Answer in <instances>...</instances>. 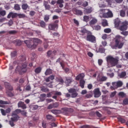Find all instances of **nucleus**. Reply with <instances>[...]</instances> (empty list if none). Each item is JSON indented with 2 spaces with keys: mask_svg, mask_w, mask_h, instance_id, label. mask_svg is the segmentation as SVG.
Wrapping results in <instances>:
<instances>
[{
  "mask_svg": "<svg viewBox=\"0 0 128 128\" xmlns=\"http://www.w3.org/2000/svg\"><path fill=\"white\" fill-rule=\"evenodd\" d=\"M19 60L21 62L22 66H18L16 68V72H18L20 74H22L28 70V62H26V58L24 56H20Z\"/></svg>",
  "mask_w": 128,
  "mask_h": 128,
  "instance_id": "nucleus-1",
  "label": "nucleus"
},
{
  "mask_svg": "<svg viewBox=\"0 0 128 128\" xmlns=\"http://www.w3.org/2000/svg\"><path fill=\"white\" fill-rule=\"evenodd\" d=\"M24 42L28 48L34 50V48H36L38 44L42 42V41L38 38H30L28 40H24Z\"/></svg>",
  "mask_w": 128,
  "mask_h": 128,
  "instance_id": "nucleus-2",
  "label": "nucleus"
},
{
  "mask_svg": "<svg viewBox=\"0 0 128 128\" xmlns=\"http://www.w3.org/2000/svg\"><path fill=\"white\" fill-rule=\"evenodd\" d=\"M124 37L120 35L116 36L114 38L115 44L112 46V48L113 50H116V48L120 50V48H122V46H124V42H120V40H124Z\"/></svg>",
  "mask_w": 128,
  "mask_h": 128,
  "instance_id": "nucleus-3",
  "label": "nucleus"
},
{
  "mask_svg": "<svg viewBox=\"0 0 128 128\" xmlns=\"http://www.w3.org/2000/svg\"><path fill=\"white\" fill-rule=\"evenodd\" d=\"M107 64H110L112 66H116L118 64V60L112 56H108L106 58Z\"/></svg>",
  "mask_w": 128,
  "mask_h": 128,
  "instance_id": "nucleus-4",
  "label": "nucleus"
},
{
  "mask_svg": "<svg viewBox=\"0 0 128 128\" xmlns=\"http://www.w3.org/2000/svg\"><path fill=\"white\" fill-rule=\"evenodd\" d=\"M86 38L88 42H93L94 44L96 43V36L92 35V33L90 32H88V34L86 35Z\"/></svg>",
  "mask_w": 128,
  "mask_h": 128,
  "instance_id": "nucleus-5",
  "label": "nucleus"
},
{
  "mask_svg": "<svg viewBox=\"0 0 128 128\" xmlns=\"http://www.w3.org/2000/svg\"><path fill=\"white\" fill-rule=\"evenodd\" d=\"M20 116L18 115H15L14 117L10 118V120L9 121V124L11 126H14V122H18Z\"/></svg>",
  "mask_w": 128,
  "mask_h": 128,
  "instance_id": "nucleus-6",
  "label": "nucleus"
},
{
  "mask_svg": "<svg viewBox=\"0 0 128 128\" xmlns=\"http://www.w3.org/2000/svg\"><path fill=\"white\" fill-rule=\"evenodd\" d=\"M62 112L63 114L68 116V114H70L72 112H74V110L72 108H62Z\"/></svg>",
  "mask_w": 128,
  "mask_h": 128,
  "instance_id": "nucleus-7",
  "label": "nucleus"
},
{
  "mask_svg": "<svg viewBox=\"0 0 128 128\" xmlns=\"http://www.w3.org/2000/svg\"><path fill=\"white\" fill-rule=\"evenodd\" d=\"M122 26L119 27L120 30L124 32L128 30V22L126 20L122 22Z\"/></svg>",
  "mask_w": 128,
  "mask_h": 128,
  "instance_id": "nucleus-8",
  "label": "nucleus"
},
{
  "mask_svg": "<svg viewBox=\"0 0 128 128\" xmlns=\"http://www.w3.org/2000/svg\"><path fill=\"white\" fill-rule=\"evenodd\" d=\"M70 94H71V97L72 98H76L78 94L76 92V90L74 88H71L68 90Z\"/></svg>",
  "mask_w": 128,
  "mask_h": 128,
  "instance_id": "nucleus-9",
  "label": "nucleus"
},
{
  "mask_svg": "<svg viewBox=\"0 0 128 128\" xmlns=\"http://www.w3.org/2000/svg\"><path fill=\"white\" fill-rule=\"evenodd\" d=\"M108 12L103 14V18H112L114 16V14H112V12L110 10V9H108Z\"/></svg>",
  "mask_w": 128,
  "mask_h": 128,
  "instance_id": "nucleus-10",
  "label": "nucleus"
},
{
  "mask_svg": "<svg viewBox=\"0 0 128 128\" xmlns=\"http://www.w3.org/2000/svg\"><path fill=\"white\" fill-rule=\"evenodd\" d=\"M94 8L92 7L88 6L84 9V12L85 14H92V12Z\"/></svg>",
  "mask_w": 128,
  "mask_h": 128,
  "instance_id": "nucleus-11",
  "label": "nucleus"
},
{
  "mask_svg": "<svg viewBox=\"0 0 128 128\" xmlns=\"http://www.w3.org/2000/svg\"><path fill=\"white\" fill-rule=\"evenodd\" d=\"M60 104L58 102H56L50 104L48 106V110H52V108H58Z\"/></svg>",
  "mask_w": 128,
  "mask_h": 128,
  "instance_id": "nucleus-12",
  "label": "nucleus"
},
{
  "mask_svg": "<svg viewBox=\"0 0 128 128\" xmlns=\"http://www.w3.org/2000/svg\"><path fill=\"white\" fill-rule=\"evenodd\" d=\"M106 80H108V77L106 76H100V74L97 76L96 78L97 82H106Z\"/></svg>",
  "mask_w": 128,
  "mask_h": 128,
  "instance_id": "nucleus-13",
  "label": "nucleus"
},
{
  "mask_svg": "<svg viewBox=\"0 0 128 128\" xmlns=\"http://www.w3.org/2000/svg\"><path fill=\"white\" fill-rule=\"evenodd\" d=\"M100 88H97L94 90V98H100Z\"/></svg>",
  "mask_w": 128,
  "mask_h": 128,
  "instance_id": "nucleus-14",
  "label": "nucleus"
},
{
  "mask_svg": "<svg viewBox=\"0 0 128 128\" xmlns=\"http://www.w3.org/2000/svg\"><path fill=\"white\" fill-rule=\"evenodd\" d=\"M88 32L90 31H88V30H86V28H82L80 30V34L81 36H82L84 38H86V34H88Z\"/></svg>",
  "mask_w": 128,
  "mask_h": 128,
  "instance_id": "nucleus-15",
  "label": "nucleus"
},
{
  "mask_svg": "<svg viewBox=\"0 0 128 128\" xmlns=\"http://www.w3.org/2000/svg\"><path fill=\"white\" fill-rule=\"evenodd\" d=\"M122 81H118L116 82H113L112 83V85L113 86H116L117 88H120L122 86Z\"/></svg>",
  "mask_w": 128,
  "mask_h": 128,
  "instance_id": "nucleus-16",
  "label": "nucleus"
},
{
  "mask_svg": "<svg viewBox=\"0 0 128 128\" xmlns=\"http://www.w3.org/2000/svg\"><path fill=\"white\" fill-rule=\"evenodd\" d=\"M120 22H122V21H120V19L118 18L114 20L115 28H118V26H120Z\"/></svg>",
  "mask_w": 128,
  "mask_h": 128,
  "instance_id": "nucleus-17",
  "label": "nucleus"
},
{
  "mask_svg": "<svg viewBox=\"0 0 128 128\" xmlns=\"http://www.w3.org/2000/svg\"><path fill=\"white\" fill-rule=\"evenodd\" d=\"M18 108H21L22 110H26V105L24 104V102L22 101H20L18 102Z\"/></svg>",
  "mask_w": 128,
  "mask_h": 128,
  "instance_id": "nucleus-18",
  "label": "nucleus"
},
{
  "mask_svg": "<svg viewBox=\"0 0 128 128\" xmlns=\"http://www.w3.org/2000/svg\"><path fill=\"white\" fill-rule=\"evenodd\" d=\"M5 88H7L8 90L12 91L14 90V88H12V86L10 85V84L8 82H5L4 83Z\"/></svg>",
  "mask_w": 128,
  "mask_h": 128,
  "instance_id": "nucleus-19",
  "label": "nucleus"
},
{
  "mask_svg": "<svg viewBox=\"0 0 128 128\" xmlns=\"http://www.w3.org/2000/svg\"><path fill=\"white\" fill-rule=\"evenodd\" d=\"M57 27L58 24H50L48 26L49 30H56V28Z\"/></svg>",
  "mask_w": 128,
  "mask_h": 128,
  "instance_id": "nucleus-20",
  "label": "nucleus"
},
{
  "mask_svg": "<svg viewBox=\"0 0 128 128\" xmlns=\"http://www.w3.org/2000/svg\"><path fill=\"white\" fill-rule=\"evenodd\" d=\"M46 118L47 120H51V122H56V119L54 117L50 114H47L46 116Z\"/></svg>",
  "mask_w": 128,
  "mask_h": 128,
  "instance_id": "nucleus-21",
  "label": "nucleus"
},
{
  "mask_svg": "<svg viewBox=\"0 0 128 128\" xmlns=\"http://www.w3.org/2000/svg\"><path fill=\"white\" fill-rule=\"evenodd\" d=\"M63 4H64V0H58L56 1V4L59 5V8H64Z\"/></svg>",
  "mask_w": 128,
  "mask_h": 128,
  "instance_id": "nucleus-22",
  "label": "nucleus"
},
{
  "mask_svg": "<svg viewBox=\"0 0 128 128\" xmlns=\"http://www.w3.org/2000/svg\"><path fill=\"white\" fill-rule=\"evenodd\" d=\"M84 74L82 73L76 76V80H84Z\"/></svg>",
  "mask_w": 128,
  "mask_h": 128,
  "instance_id": "nucleus-23",
  "label": "nucleus"
},
{
  "mask_svg": "<svg viewBox=\"0 0 128 128\" xmlns=\"http://www.w3.org/2000/svg\"><path fill=\"white\" fill-rule=\"evenodd\" d=\"M54 80V76L50 75L46 79V82H50V80Z\"/></svg>",
  "mask_w": 128,
  "mask_h": 128,
  "instance_id": "nucleus-24",
  "label": "nucleus"
},
{
  "mask_svg": "<svg viewBox=\"0 0 128 128\" xmlns=\"http://www.w3.org/2000/svg\"><path fill=\"white\" fill-rule=\"evenodd\" d=\"M72 78H66V84L67 86H68L70 84H72Z\"/></svg>",
  "mask_w": 128,
  "mask_h": 128,
  "instance_id": "nucleus-25",
  "label": "nucleus"
},
{
  "mask_svg": "<svg viewBox=\"0 0 128 128\" xmlns=\"http://www.w3.org/2000/svg\"><path fill=\"white\" fill-rule=\"evenodd\" d=\"M74 12H75V14H76L77 16H82V10H78V9H75L74 10Z\"/></svg>",
  "mask_w": 128,
  "mask_h": 128,
  "instance_id": "nucleus-26",
  "label": "nucleus"
},
{
  "mask_svg": "<svg viewBox=\"0 0 128 128\" xmlns=\"http://www.w3.org/2000/svg\"><path fill=\"white\" fill-rule=\"evenodd\" d=\"M98 22V20L95 18H92V19L90 22L89 24L90 26H94Z\"/></svg>",
  "mask_w": 128,
  "mask_h": 128,
  "instance_id": "nucleus-27",
  "label": "nucleus"
},
{
  "mask_svg": "<svg viewBox=\"0 0 128 128\" xmlns=\"http://www.w3.org/2000/svg\"><path fill=\"white\" fill-rule=\"evenodd\" d=\"M44 6L46 8V10H50V6L48 4V2L46 1H44Z\"/></svg>",
  "mask_w": 128,
  "mask_h": 128,
  "instance_id": "nucleus-28",
  "label": "nucleus"
},
{
  "mask_svg": "<svg viewBox=\"0 0 128 128\" xmlns=\"http://www.w3.org/2000/svg\"><path fill=\"white\" fill-rule=\"evenodd\" d=\"M40 88V90L42 92H50V89L48 88H46L44 86H41Z\"/></svg>",
  "mask_w": 128,
  "mask_h": 128,
  "instance_id": "nucleus-29",
  "label": "nucleus"
},
{
  "mask_svg": "<svg viewBox=\"0 0 128 128\" xmlns=\"http://www.w3.org/2000/svg\"><path fill=\"white\" fill-rule=\"evenodd\" d=\"M52 74V70L50 68H48L45 72L44 74L45 76H50V74Z\"/></svg>",
  "mask_w": 128,
  "mask_h": 128,
  "instance_id": "nucleus-30",
  "label": "nucleus"
},
{
  "mask_svg": "<svg viewBox=\"0 0 128 128\" xmlns=\"http://www.w3.org/2000/svg\"><path fill=\"white\" fill-rule=\"evenodd\" d=\"M6 94L10 98H12V96H14V93L12 92V91H7Z\"/></svg>",
  "mask_w": 128,
  "mask_h": 128,
  "instance_id": "nucleus-31",
  "label": "nucleus"
},
{
  "mask_svg": "<svg viewBox=\"0 0 128 128\" xmlns=\"http://www.w3.org/2000/svg\"><path fill=\"white\" fill-rule=\"evenodd\" d=\"M47 56L48 58H54V54H52V50H49L48 51Z\"/></svg>",
  "mask_w": 128,
  "mask_h": 128,
  "instance_id": "nucleus-32",
  "label": "nucleus"
},
{
  "mask_svg": "<svg viewBox=\"0 0 128 128\" xmlns=\"http://www.w3.org/2000/svg\"><path fill=\"white\" fill-rule=\"evenodd\" d=\"M40 26L41 28H46V22L44 20H41L40 23Z\"/></svg>",
  "mask_w": 128,
  "mask_h": 128,
  "instance_id": "nucleus-33",
  "label": "nucleus"
},
{
  "mask_svg": "<svg viewBox=\"0 0 128 128\" xmlns=\"http://www.w3.org/2000/svg\"><path fill=\"white\" fill-rule=\"evenodd\" d=\"M14 44H16V46H22V41H20V40H14L13 41Z\"/></svg>",
  "mask_w": 128,
  "mask_h": 128,
  "instance_id": "nucleus-34",
  "label": "nucleus"
},
{
  "mask_svg": "<svg viewBox=\"0 0 128 128\" xmlns=\"http://www.w3.org/2000/svg\"><path fill=\"white\" fill-rule=\"evenodd\" d=\"M84 84H86V81L84 80H81L80 82V86H81L82 88H84Z\"/></svg>",
  "mask_w": 128,
  "mask_h": 128,
  "instance_id": "nucleus-35",
  "label": "nucleus"
},
{
  "mask_svg": "<svg viewBox=\"0 0 128 128\" xmlns=\"http://www.w3.org/2000/svg\"><path fill=\"white\" fill-rule=\"evenodd\" d=\"M126 76V72H122L120 74H119V76L120 78H124V76Z\"/></svg>",
  "mask_w": 128,
  "mask_h": 128,
  "instance_id": "nucleus-36",
  "label": "nucleus"
},
{
  "mask_svg": "<svg viewBox=\"0 0 128 128\" xmlns=\"http://www.w3.org/2000/svg\"><path fill=\"white\" fill-rule=\"evenodd\" d=\"M6 14V12L5 10H0V16H4Z\"/></svg>",
  "mask_w": 128,
  "mask_h": 128,
  "instance_id": "nucleus-37",
  "label": "nucleus"
},
{
  "mask_svg": "<svg viewBox=\"0 0 128 128\" xmlns=\"http://www.w3.org/2000/svg\"><path fill=\"white\" fill-rule=\"evenodd\" d=\"M83 20L84 22H90V16H84L83 17Z\"/></svg>",
  "mask_w": 128,
  "mask_h": 128,
  "instance_id": "nucleus-38",
  "label": "nucleus"
},
{
  "mask_svg": "<svg viewBox=\"0 0 128 128\" xmlns=\"http://www.w3.org/2000/svg\"><path fill=\"white\" fill-rule=\"evenodd\" d=\"M22 8L24 10H28V4H22Z\"/></svg>",
  "mask_w": 128,
  "mask_h": 128,
  "instance_id": "nucleus-39",
  "label": "nucleus"
},
{
  "mask_svg": "<svg viewBox=\"0 0 128 128\" xmlns=\"http://www.w3.org/2000/svg\"><path fill=\"white\" fill-rule=\"evenodd\" d=\"M42 72V68L41 67H38L36 68L34 70V72L36 74H40V72Z\"/></svg>",
  "mask_w": 128,
  "mask_h": 128,
  "instance_id": "nucleus-40",
  "label": "nucleus"
},
{
  "mask_svg": "<svg viewBox=\"0 0 128 128\" xmlns=\"http://www.w3.org/2000/svg\"><path fill=\"white\" fill-rule=\"evenodd\" d=\"M120 16L122 18H124L126 16V11L124 10H120Z\"/></svg>",
  "mask_w": 128,
  "mask_h": 128,
  "instance_id": "nucleus-41",
  "label": "nucleus"
},
{
  "mask_svg": "<svg viewBox=\"0 0 128 128\" xmlns=\"http://www.w3.org/2000/svg\"><path fill=\"white\" fill-rule=\"evenodd\" d=\"M106 2L108 3V6H112V4L114 2V0H106Z\"/></svg>",
  "mask_w": 128,
  "mask_h": 128,
  "instance_id": "nucleus-42",
  "label": "nucleus"
},
{
  "mask_svg": "<svg viewBox=\"0 0 128 128\" xmlns=\"http://www.w3.org/2000/svg\"><path fill=\"white\" fill-rule=\"evenodd\" d=\"M57 82H58L61 84L64 82V79L62 77L57 78Z\"/></svg>",
  "mask_w": 128,
  "mask_h": 128,
  "instance_id": "nucleus-43",
  "label": "nucleus"
},
{
  "mask_svg": "<svg viewBox=\"0 0 128 128\" xmlns=\"http://www.w3.org/2000/svg\"><path fill=\"white\" fill-rule=\"evenodd\" d=\"M14 9L15 10H20V6L18 4H16L14 6Z\"/></svg>",
  "mask_w": 128,
  "mask_h": 128,
  "instance_id": "nucleus-44",
  "label": "nucleus"
},
{
  "mask_svg": "<svg viewBox=\"0 0 128 128\" xmlns=\"http://www.w3.org/2000/svg\"><path fill=\"white\" fill-rule=\"evenodd\" d=\"M122 104L124 106H127V104H128V98H126L125 99H124L123 100Z\"/></svg>",
  "mask_w": 128,
  "mask_h": 128,
  "instance_id": "nucleus-45",
  "label": "nucleus"
},
{
  "mask_svg": "<svg viewBox=\"0 0 128 128\" xmlns=\"http://www.w3.org/2000/svg\"><path fill=\"white\" fill-rule=\"evenodd\" d=\"M102 26H108V21L106 20H105L102 22Z\"/></svg>",
  "mask_w": 128,
  "mask_h": 128,
  "instance_id": "nucleus-46",
  "label": "nucleus"
},
{
  "mask_svg": "<svg viewBox=\"0 0 128 128\" xmlns=\"http://www.w3.org/2000/svg\"><path fill=\"white\" fill-rule=\"evenodd\" d=\"M88 6V2L86 1H84L83 2V3L82 4V6H83L84 8H86V6Z\"/></svg>",
  "mask_w": 128,
  "mask_h": 128,
  "instance_id": "nucleus-47",
  "label": "nucleus"
},
{
  "mask_svg": "<svg viewBox=\"0 0 128 128\" xmlns=\"http://www.w3.org/2000/svg\"><path fill=\"white\" fill-rule=\"evenodd\" d=\"M58 112H60V110H51V112L54 114H58Z\"/></svg>",
  "mask_w": 128,
  "mask_h": 128,
  "instance_id": "nucleus-48",
  "label": "nucleus"
},
{
  "mask_svg": "<svg viewBox=\"0 0 128 128\" xmlns=\"http://www.w3.org/2000/svg\"><path fill=\"white\" fill-rule=\"evenodd\" d=\"M17 16H18L20 18H26V15L22 14H18Z\"/></svg>",
  "mask_w": 128,
  "mask_h": 128,
  "instance_id": "nucleus-49",
  "label": "nucleus"
},
{
  "mask_svg": "<svg viewBox=\"0 0 128 128\" xmlns=\"http://www.w3.org/2000/svg\"><path fill=\"white\" fill-rule=\"evenodd\" d=\"M48 20H50V16L46 15L44 18V20L46 22H48Z\"/></svg>",
  "mask_w": 128,
  "mask_h": 128,
  "instance_id": "nucleus-50",
  "label": "nucleus"
},
{
  "mask_svg": "<svg viewBox=\"0 0 128 128\" xmlns=\"http://www.w3.org/2000/svg\"><path fill=\"white\" fill-rule=\"evenodd\" d=\"M98 52L101 54H104L106 52V49L104 48H99Z\"/></svg>",
  "mask_w": 128,
  "mask_h": 128,
  "instance_id": "nucleus-51",
  "label": "nucleus"
},
{
  "mask_svg": "<svg viewBox=\"0 0 128 128\" xmlns=\"http://www.w3.org/2000/svg\"><path fill=\"white\" fill-rule=\"evenodd\" d=\"M16 32H18L15 30H10L8 32V34H16Z\"/></svg>",
  "mask_w": 128,
  "mask_h": 128,
  "instance_id": "nucleus-52",
  "label": "nucleus"
},
{
  "mask_svg": "<svg viewBox=\"0 0 128 128\" xmlns=\"http://www.w3.org/2000/svg\"><path fill=\"white\" fill-rule=\"evenodd\" d=\"M121 34H122L123 36H127L128 35V31H123L122 32H120Z\"/></svg>",
  "mask_w": 128,
  "mask_h": 128,
  "instance_id": "nucleus-53",
  "label": "nucleus"
},
{
  "mask_svg": "<svg viewBox=\"0 0 128 128\" xmlns=\"http://www.w3.org/2000/svg\"><path fill=\"white\" fill-rule=\"evenodd\" d=\"M104 32L106 34H110V32H112V30H110V28H108L104 29Z\"/></svg>",
  "mask_w": 128,
  "mask_h": 128,
  "instance_id": "nucleus-54",
  "label": "nucleus"
},
{
  "mask_svg": "<svg viewBox=\"0 0 128 128\" xmlns=\"http://www.w3.org/2000/svg\"><path fill=\"white\" fill-rule=\"evenodd\" d=\"M16 56V51H14L11 52L12 58H14Z\"/></svg>",
  "mask_w": 128,
  "mask_h": 128,
  "instance_id": "nucleus-55",
  "label": "nucleus"
},
{
  "mask_svg": "<svg viewBox=\"0 0 128 128\" xmlns=\"http://www.w3.org/2000/svg\"><path fill=\"white\" fill-rule=\"evenodd\" d=\"M60 66H62V70H64V66H66L64 64V62H60Z\"/></svg>",
  "mask_w": 128,
  "mask_h": 128,
  "instance_id": "nucleus-56",
  "label": "nucleus"
},
{
  "mask_svg": "<svg viewBox=\"0 0 128 128\" xmlns=\"http://www.w3.org/2000/svg\"><path fill=\"white\" fill-rule=\"evenodd\" d=\"M118 96H122V98H124V96H126V94L124 92H120L118 93Z\"/></svg>",
  "mask_w": 128,
  "mask_h": 128,
  "instance_id": "nucleus-57",
  "label": "nucleus"
},
{
  "mask_svg": "<svg viewBox=\"0 0 128 128\" xmlns=\"http://www.w3.org/2000/svg\"><path fill=\"white\" fill-rule=\"evenodd\" d=\"M95 30H100V26L97 25L94 27Z\"/></svg>",
  "mask_w": 128,
  "mask_h": 128,
  "instance_id": "nucleus-58",
  "label": "nucleus"
},
{
  "mask_svg": "<svg viewBox=\"0 0 128 128\" xmlns=\"http://www.w3.org/2000/svg\"><path fill=\"white\" fill-rule=\"evenodd\" d=\"M16 90H18L19 92H22V90L20 88V85L18 84L17 85V88H16Z\"/></svg>",
  "mask_w": 128,
  "mask_h": 128,
  "instance_id": "nucleus-59",
  "label": "nucleus"
},
{
  "mask_svg": "<svg viewBox=\"0 0 128 128\" xmlns=\"http://www.w3.org/2000/svg\"><path fill=\"white\" fill-rule=\"evenodd\" d=\"M0 112H1L2 116H6V110L4 109H0Z\"/></svg>",
  "mask_w": 128,
  "mask_h": 128,
  "instance_id": "nucleus-60",
  "label": "nucleus"
},
{
  "mask_svg": "<svg viewBox=\"0 0 128 128\" xmlns=\"http://www.w3.org/2000/svg\"><path fill=\"white\" fill-rule=\"evenodd\" d=\"M16 16H18V14L14 13V12H12V18H16Z\"/></svg>",
  "mask_w": 128,
  "mask_h": 128,
  "instance_id": "nucleus-61",
  "label": "nucleus"
},
{
  "mask_svg": "<svg viewBox=\"0 0 128 128\" xmlns=\"http://www.w3.org/2000/svg\"><path fill=\"white\" fill-rule=\"evenodd\" d=\"M54 96H60L62 94V92L58 91H56L54 94Z\"/></svg>",
  "mask_w": 128,
  "mask_h": 128,
  "instance_id": "nucleus-62",
  "label": "nucleus"
},
{
  "mask_svg": "<svg viewBox=\"0 0 128 128\" xmlns=\"http://www.w3.org/2000/svg\"><path fill=\"white\" fill-rule=\"evenodd\" d=\"M42 126L43 128H46V123L45 122H42Z\"/></svg>",
  "mask_w": 128,
  "mask_h": 128,
  "instance_id": "nucleus-63",
  "label": "nucleus"
},
{
  "mask_svg": "<svg viewBox=\"0 0 128 128\" xmlns=\"http://www.w3.org/2000/svg\"><path fill=\"white\" fill-rule=\"evenodd\" d=\"M90 128V127L88 125H85V126H82L81 127H80V128Z\"/></svg>",
  "mask_w": 128,
  "mask_h": 128,
  "instance_id": "nucleus-64",
  "label": "nucleus"
}]
</instances>
